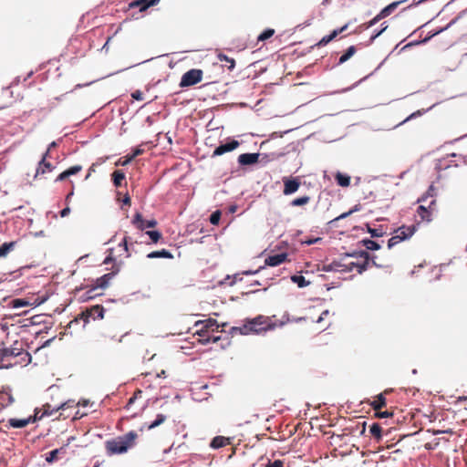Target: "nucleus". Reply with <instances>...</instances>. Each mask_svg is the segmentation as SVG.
<instances>
[{
  "mask_svg": "<svg viewBox=\"0 0 467 467\" xmlns=\"http://www.w3.org/2000/svg\"><path fill=\"white\" fill-rule=\"evenodd\" d=\"M115 348V336L109 337H103L98 348V358L99 361L106 364L112 360Z\"/></svg>",
  "mask_w": 467,
  "mask_h": 467,
  "instance_id": "obj_1",
  "label": "nucleus"
},
{
  "mask_svg": "<svg viewBox=\"0 0 467 467\" xmlns=\"http://www.w3.org/2000/svg\"><path fill=\"white\" fill-rule=\"evenodd\" d=\"M250 331L252 334L260 335L266 331L275 329V324L265 316H257L249 319Z\"/></svg>",
  "mask_w": 467,
  "mask_h": 467,
  "instance_id": "obj_2",
  "label": "nucleus"
},
{
  "mask_svg": "<svg viewBox=\"0 0 467 467\" xmlns=\"http://www.w3.org/2000/svg\"><path fill=\"white\" fill-rule=\"evenodd\" d=\"M203 72L199 68H192L186 71L181 78L179 86L181 88H188L198 84L202 79Z\"/></svg>",
  "mask_w": 467,
  "mask_h": 467,
  "instance_id": "obj_3",
  "label": "nucleus"
},
{
  "mask_svg": "<svg viewBox=\"0 0 467 467\" xmlns=\"http://www.w3.org/2000/svg\"><path fill=\"white\" fill-rule=\"evenodd\" d=\"M263 156L262 160H265V163L268 162V155L262 154L260 152H246L242 153L237 158V162L240 167H247L257 164L260 161V157Z\"/></svg>",
  "mask_w": 467,
  "mask_h": 467,
  "instance_id": "obj_4",
  "label": "nucleus"
},
{
  "mask_svg": "<svg viewBox=\"0 0 467 467\" xmlns=\"http://www.w3.org/2000/svg\"><path fill=\"white\" fill-rule=\"evenodd\" d=\"M105 315V308L101 305H94L88 310V313L82 312L79 317L75 318L71 322H69V326L76 322L78 323L80 318L84 319V323L88 324L89 322V318L92 319H102Z\"/></svg>",
  "mask_w": 467,
  "mask_h": 467,
  "instance_id": "obj_5",
  "label": "nucleus"
},
{
  "mask_svg": "<svg viewBox=\"0 0 467 467\" xmlns=\"http://www.w3.org/2000/svg\"><path fill=\"white\" fill-rule=\"evenodd\" d=\"M138 434L134 431H130L123 436H119V454L127 452L136 444Z\"/></svg>",
  "mask_w": 467,
  "mask_h": 467,
  "instance_id": "obj_6",
  "label": "nucleus"
},
{
  "mask_svg": "<svg viewBox=\"0 0 467 467\" xmlns=\"http://www.w3.org/2000/svg\"><path fill=\"white\" fill-rule=\"evenodd\" d=\"M240 146V142L234 138H227L225 140L221 141L218 146L215 147L212 157L221 156L224 153L234 150Z\"/></svg>",
  "mask_w": 467,
  "mask_h": 467,
  "instance_id": "obj_7",
  "label": "nucleus"
},
{
  "mask_svg": "<svg viewBox=\"0 0 467 467\" xmlns=\"http://www.w3.org/2000/svg\"><path fill=\"white\" fill-rule=\"evenodd\" d=\"M467 14V8L461 11L454 18H452L445 26L439 27L437 29L430 31L426 36L422 39H420V42H423L424 44L428 43L431 38L434 36L441 34L442 32L448 30L450 27H451L453 25H455L461 18H462Z\"/></svg>",
  "mask_w": 467,
  "mask_h": 467,
  "instance_id": "obj_8",
  "label": "nucleus"
},
{
  "mask_svg": "<svg viewBox=\"0 0 467 467\" xmlns=\"http://www.w3.org/2000/svg\"><path fill=\"white\" fill-rule=\"evenodd\" d=\"M119 4L121 5V11L127 16L123 21L128 19H139L140 17V16H139V14H140L139 0H132L129 3L123 2Z\"/></svg>",
  "mask_w": 467,
  "mask_h": 467,
  "instance_id": "obj_9",
  "label": "nucleus"
},
{
  "mask_svg": "<svg viewBox=\"0 0 467 467\" xmlns=\"http://www.w3.org/2000/svg\"><path fill=\"white\" fill-rule=\"evenodd\" d=\"M282 181L284 183L283 193L285 195H291L296 192L301 185L299 177H284Z\"/></svg>",
  "mask_w": 467,
  "mask_h": 467,
  "instance_id": "obj_10",
  "label": "nucleus"
},
{
  "mask_svg": "<svg viewBox=\"0 0 467 467\" xmlns=\"http://www.w3.org/2000/svg\"><path fill=\"white\" fill-rule=\"evenodd\" d=\"M132 223L140 230L143 231L145 229L153 228L157 225V221L155 219L144 220L141 213L139 212L136 213L134 218L132 219Z\"/></svg>",
  "mask_w": 467,
  "mask_h": 467,
  "instance_id": "obj_11",
  "label": "nucleus"
},
{
  "mask_svg": "<svg viewBox=\"0 0 467 467\" xmlns=\"http://www.w3.org/2000/svg\"><path fill=\"white\" fill-rule=\"evenodd\" d=\"M36 422V417H27L24 419L10 418L7 421L9 428L23 429L30 423Z\"/></svg>",
  "mask_w": 467,
  "mask_h": 467,
  "instance_id": "obj_12",
  "label": "nucleus"
},
{
  "mask_svg": "<svg viewBox=\"0 0 467 467\" xmlns=\"http://www.w3.org/2000/svg\"><path fill=\"white\" fill-rule=\"evenodd\" d=\"M287 255V253L285 252L268 255L265 260L264 266H278L285 262Z\"/></svg>",
  "mask_w": 467,
  "mask_h": 467,
  "instance_id": "obj_13",
  "label": "nucleus"
},
{
  "mask_svg": "<svg viewBox=\"0 0 467 467\" xmlns=\"http://www.w3.org/2000/svg\"><path fill=\"white\" fill-rule=\"evenodd\" d=\"M115 274H116V271H112L110 273H107V274L101 275L99 278L93 279L92 280V285H94V288H96V289H99V288L104 289V288H106L109 285V283L110 279L113 278Z\"/></svg>",
  "mask_w": 467,
  "mask_h": 467,
  "instance_id": "obj_14",
  "label": "nucleus"
},
{
  "mask_svg": "<svg viewBox=\"0 0 467 467\" xmlns=\"http://www.w3.org/2000/svg\"><path fill=\"white\" fill-rule=\"evenodd\" d=\"M418 224H412L410 226L402 225L395 230V233H399L397 234L400 237H402V241L409 240L417 231Z\"/></svg>",
  "mask_w": 467,
  "mask_h": 467,
  "instance_id": "obj_15",
  "label": "nucleus"
},
{
  "mask_svg": "<svg viewBox=\"0 0 467 467\" xmlns=\"http://www.w3.org/2000/svg\"><path fill=\"white\" fill-rule=\"evenodd\" d=\"M56 169V166L50 163L47 161H45V158H41L37 163V167L36 170V173L34 178L36 179L39 174H45L46 172H51Z\"/></svg>",
  "mask_w": 467,
  "mask_h": 467,
  "instance_id": "obj_16",
  "label": "nucleus"
},
{
  "mask_svg": "<svg viewBox=\"0 0 467 467\" xmlns=\"http://www.w3.org/2000/svg\"><path fill=\"white\" fill-rule=\"evenodd\" d=\"M233 438L224 436H215L210 441V447L213 450H219L227 444H231Z\"/></svg>",
  "mask_w": 467,
  "mask_h": 467,
  "instance_id": "obj_17",
  "label": "nucleus"
},
{
  "mask_svg": "<svg viewBox=\"0 0 467 467\" xmlns=\"http://www.w3.org/2000/svg\"><path fill=\"white\" fill-rule=\"evenodd\" d=\"M376 257V255L370 254V257H368V259H364V261L361 263H358V273L359 275L363 274L365 271L368 269L370 265H374L377 268H381L382 265L375 261Z\"/></svg>",
  "mask_w": 467,
  "mask_h": 467,
  "instance_id": "obj_18",
  "label": "nucleus"
},
{
  "mask_svg": "<svg viewBox=\"0 0 467 467\" xmlns=\"http://www.w3.org/2000/svg\"><path fill=\"white\" fill-rule=\"evenodd\" d=\"M358 245L364 246L366 250L368 251H378L381 249V244L372 240V238L365 237L358 242Z\"/></svg>",
  "mask_w": 467,
  "mask_h": 467,
  "instance_id": "obj_19",
  "label": "nucleus"
},
{
  "mask_svg": "<svg viewBox=\"0 0 467 467\" xmlns=\"http://www.w3.org/2000/svg\"><path fill=\"white\" fill-rule=\"evenodd\" d=\"M67 447V444H64L63 446H61L59 448H57V449H54V450L48 451L46 454V462L49 464L57 462L58 459V455L60 453H66Z\"/></svg>",
  "mask_w": 467,
  "mask_h": 467,
  "instance_id": "obj_20",
  "label": "nucleus"
},
{
  "mask_svg": "<svg viewBox=\"0 0 467 467\" xmlns=\"http://www.w3.org/2000/svg\"><path fill=\"white\" fill-rule=\"evenodd\" d=\"M405 2L404 0L401 1H395L388 5H386L384 8H382L379 13L378 14L379 17L382 20L383 18L389 16L394 10L401 4Z\"/></svg>",
  "mask_w": 467,
  "mask_h": 467,
  "instance_id": "obj_21",
  "label": "nucleus"
},
{
  "mask_svg": "<svg viewBox=\"0 0 467 467\" xmlns=\"http://www.w3.org/2000/svg\"><path fill=\"white\" fill-rule=\"evenodd\" d=\"M146 257L149 259H157V258L172 259L173 254H171V251L163 248L161 250L152 251V252L149 253L146 255Z\"/></svg>",
  "mask_w": 467,
  "mask_h": 467,
  "instance_id": "obj_22",
  "label": "nucleus"
},
{
  "mask_svg": "<svg viewBox=\"0 0 467 467\" xmlns=\"http://www.w3.org/2000/svg\"><path fill=\"white\" fill-rule=\"evenodd\" d=\"M365 229V231L370 234V238H379L387 234V232L383 229L382 225L375 228L371 227L369 223H366Z\"/></svg>",
  "mask_w": 467,
  "mask_h": 467,
  "instance_id": "obj_23",
  "label": "nucleus"
},
{
  "mask_svg": "<svg viewBox=\"0 0 467 467\" xmlns=\"http://www.w3.org/2000/svg\"><path fill=\"white\" fill-rule=\"evenodd\" d=\"M437 103L433 104L432 106H431L429 109H419L415 112H412L410 115H409L405 119H403L401 122L398 123L397 125L393 126L392 128H389L387 129L388 130H394L401 125H403L404 123L410 121V119H413L417 117H420L421 115H423L424 113H426L427 111H429L430 109H431Z\"/></svg>",
  "mask_w": 467,
  "mask_h": 467,
  "instance_id": "obj_24",
  "label": "nucleus"
},
{
  "mask_svg": "<svg viewBox=\"0 0 467 467\" xmlns=\"http://www.w3.org/2000/svg\"><path fill=\"white\" fill-rule=\"evenodd\" d=\"M368 404L373 408L374 410H379L386 407L387 400L384 393L378 394L373 401H368Z\"/></svg>",
  "mask_w": 467,
  "mask_h": 467,
  "instance_id": "obj_25",
  "label": "nucleus"
},
{
  "mask_svg": "<svg viewBox=\"0 0 467 467\" xmlns=\"http://www.w3.org/2000/svg\"><path fill=\"white\" fill-rule=\"evenodd\" d=\"M341 266H343V263L341 261L334 260L330 264H325L318 270L324 272H341Z\"/></svg>",
  "mask_w": 467,
  "mask_h": 467,
  "instance_id": "obj_26",
  "label": "nucleus"
},
{
  "mask_svg": "<svg viewBox=\"0 0 467 467\" xmlns=\"http://www.w3.org/2000/svg\"><path fill=\"white\" fill-rule=\"evenodd\" d=\"M388 57L386 58H384L379 64V66L375 68V70L373 72H371L370 74L365 76L363 78H361L360 80L357 81L356 83H354L352 86L348 87V88H343L339 91H336L335 93H344V92H348L351 89H353L354 88L358 87L361 82L365 81L366 79H368L370 76H372L376 71H378L381 67L382 65L385 63V61L387 60Z\"/></svg>",
  "mask_w": 467,
  "mask_h": 467,
  "instance_id": "obj_27",
  "label": "nucleus"
},
{
  "mask_svg": "<svg viewBox=\"0 0 467 467\" xmlns=\"http://www.w3.org/2000/svg\"><path fill=\"white\" fill-rule=\"evenodd\" d=\"M366 427H367L366 421L358 422L355 426H352L349 428V432L355 436H363L366 433V430H367Z\"/></svg>",
  "mask_w": 467,
  "mask_h": 467,
  "instance_id": "obj_28",
  "label": "nucleus"
},
{
  "mask_svg": "<svg viewBox=\"0 0 467 467\" xmlns=\"http://www.w3.org/2000/svg\"><path fill=\"white\" fill-rule=\"evenodd\" d=\"M337 183L341 187H348L350 184L351 178L347 173L337 171L335 176Z\"/></svg>",
  "mask_w": 467,
  "mask_h": 467,
  "instance_id": "obj_29",
  "label": "nucleus"
},
{
  "mask_svg": "<svg viewBox=\"0 0 467 467\" xmlns=\"http://www.w3.org/2000/svg\"><path fill=\"white\" fill-rule=\"evenodd\" d=\"M417 213L420 215L422 221L430 223L432 220L430 208L422 204L418 206Z\"/></svg>",
  "mask_w": 467,
  "mask_h": 467,
  "instance_id": "obj_30",
  "label": "nucleus"
},
{
  "mask_svg": "<svg viewBox=\"0 0 467 467\" xmlns=\"http://www.w3.org/2000/svg\"><path fill=\"white\" fill-rule=\"evenodd\" d=\"M0 351L2 352V356H5V358H9V357H18L20 355H22V349L20 348H17L16 347H12V348H0Z\"/></svg>",
  "mask_w": 467,
  "mask_h": 467,
  "instance_id": "obj_31",
  "label": "nucleus"
},
{
  "mask_svg": "<svg viewBox=\"0 0 467 467\" xmlns=\"http://www.w3.org/2000/svg\"><path fill=\"white\" fill-rule=\"evenodd\" d=\"M16 241L5 242L0 244V258L5 257L16 246Z\"/></svg>",
  "mask_w": 467,
  "mask_h": 467,
  "instance_id": "obj_32",
  "label": "nucleus"
},
{
  "mask_svg": "<svg viewBox=\"0 0 467 467\" xmlns=\"http://www.w3.org/2000/svg\"><path fill=\"white\" fill-rule=\"evenodd\" d=\"M357 48L355 46L348 47L343 55L339 57L337 61V65H342L345 62H347L348 59H350L356 53Z\"/></svg>",
  "mask_w": 467,
  "mask_h": 467,
  "instance_id": "obj_33",
  "label": "nucleus"
},
{
  "mask_svg": "<svg viewBox=\"0 0 467 467\" xmlns=\"http://www.w3.org/2000/svg\"><path fill=\"white\" fill-rule=\"evenodd\" d=\"M369 433L373 436L378 441H381L382 435V428L378 422H373L369 426Z\"/></svg>",
  "mask_w": 467,
  "mask_h": 467,
  "instance_id": "obj_34",
  "label": "nucleus"
},
{
  "mask_svg": "<svg viewBox=\"0 0 467 467\" xmlns=\"http://www.w3.org/2000/svg\"><path fill=\"white\" fill-rule=\"evenodd\" d=\"M96 290L97 289L94 288V285L91 284L89 289L79 296L78 301L85 303L94 299L98 296V294H94Z\"/></svg>",
  "mask_w": 467,
  "mask_h": 467,
  "instance_id": "obj_35",
  "label": "nucleus"
},
{
  "mask_svg": "<svg viewBox=\"0 0 467 467\" xmlns=\"http://www.w3.org/2000/svg\"><path fill=\"white\" fill-rule=\"evenodd\" d=\"M291 281L294 284H296L299 288L306 287L310 285L309 281H306L305 276L302 275H291Z\"/></svg>",
  "mask_w": 467,
  "mask_h": 467,
  "instance_id": "obj_36",
  "label": "nucleus"
},
{
  "mask_svg": "<svg viewBox=\"0 0 467 467\" xmlns=\"http://www.w3.org/2000/svg\"><path fill=\"white\" fill-rule=\"evenodd\" d=\"M107 454L109 456L117 454V438H112L106 441Z\"/></svg>",
  "mask_w": 467,
  "mask_h": 467,
  "instance_id": "obj_37",
  "label": "nucleus"
},
{
  "mask_svg": "<svg viewBox=\"0 0 467 467\" xmlns=\"http://www.w3.org/2000/svg\"><path fill=\"white\" fill-rule=\"evenodd\" d=\"M160 0H139L140 13L147 11L150 7L156 5Z\"/></svg>",
  "mask_w": 467,
  "mask_h": 467,
  "instance_id": "obj_38",
  "label": "nucleus"
},
{
  "mask_svg": "<svg viewBox=\"0 0 467 467\" xmlns=\"http://www.w3.org/2000/svg\"><path fill=\"white\" fill-rule=\"evenodd\" d=\"M203 322H204L203 327L208 331H212V332L218 331V328L220 327V324L218 323V321L216 319L208 318L206 320H203Z\"/></svg>",
  "mask_w": 467,
  "mask_h": 467,
  "instance_id": "obj_39",
  "label": "nucleus"
},
{
  "mask_svg": "<svg viewBox=\"0 0 467 467\" xmlns=\"http://www.w3.org/2000/svg\"><path fill=\"white\" fill-rule=\"evenodd\" d=\"M167 417L164 414L159 413L156 415V418L153 421H151L149 425H147V430H152L161 424H162L166 420Z\"/></svg>",
  "mask_w": 467,
  "mask_h": 467,
  "instance_id": "obj_40",
  "label": "nucleus"
},
{
  "mask_svg": "<svg viewBox=\"0 0 467 467\" xmlns=\"http://www.w3.org/2000/svg\"><path fill=\"white\" fill-rule=\"evenodd\" d=\"M217 57L220 61H225L226 63H228L227 65V68L232 71L234 67H235V60L232 57H229L228 56H226L225 54L223 53H219L217 55Z\"/></svg>",
  "mask_w": 467,
  "mask_h": 467,
  "instance_id": "obj_41",
  "label": "nucleus"
},
{
  "mask_svg": "<svg viewBox=\"0 0 467 467\" xmlns=\"http://www.w3.org/2000/svg\"><path fill=\"white\" fill-rule=\"evenodd\" d=\"M381 19L379 17L378 15H376L372 19L369 21L363 23L360 25L356 31H361V30H367L372 26H374L376 24H378Z\"/></svg>",
  "mask_w": 467,
  "mask_h": 467,
  "instance_id": "obj_42",
  "label": "nucleus"
},
{
  "mask_svg": "<svg viewBox=\"0 0 467 467\" xmlns=\"http://www.w3.org/2000/svg\"><path fill=\"white\" fill-rule=\"evenodd\" d=\"M30 305L32 304L26 298H15L11 301V306L13 308H21Z\"/></svg>",
  "mask_w": 467,
  "mask_h": 467,
  "instance_id": "obj_43",
  "label": "nucleus"
},
{
  "mask_svg": "<svg viewBox=\"0 0 467 467\" xmlns=\"http://www.w3.org/2000/svg\"><path fill=\"white\" fill-rule=\"evenodd\" d=\"M274 34H275V30L273 28H265L257 36V41L258 42L265 41V40L269 39L270 37H272L274 36Z\"/></svg>",
  "mask_w": 467,
  "mask_h": 467,
  "instance_id": "obj_44",
  "label": "nucleus"
},
{
  "mask_svg": "<svg viewBox=\"0 0 467 467\" xmlns=\"http://www.w3.org/2000/svg\"><path fill=\"white\" fill-rule=\"evenodd\" d=\"M220 340H222V337L221 336H206L203 338H200L198 340V342L201 345L206 346V345H209L211 343H216V342H218Z\"/></svg>",
  "mask_w": 467,
  "mask_h": 467,
  "instance_id": "obj_45",
  "label": "nucleus"
},
{
  "mask_svg": "<svg viewBox=\"0 0 467 467\" xmlns=\"http://www.w3.org/2000/svg\"><path fill=\"white\" fill-rule=\"evenodd\" d=\"M123 192L119 190V203L121 202L120 209L124 211L126 206H130L131 200L128 193H125L123 197L120 198Z\"/></svg>",
  "mask_w": 467,
  "mask_h": 467,
  "instance_id": "obj_46",
  "label": "nucleus"
},
{
  "mask_svg": "<svg viewBox=\"0 0 467 467\" xmlns=\"http://www.w3.org/2000/svg\"><path fill=\"white\" fill-rule=\"evenodd\" d=\"M435 187L433 184H431L428 188V190L426 191V192H424L417 201V202H425L427 201V199L429 197H433L435 195Z\"/></svg>",
  "mask_w": 467,
  "mask_h": 467,
  "instance_id": "obj_47",
  "label": "nucleus"
},
{
  "mask_svg": "<svg viewBox=\"0 0 467 467\" xmlns=\"http://www.w3.org/2000/svg\"><path fill=\"white\" fill-rule=\"evenodd\" d=\"M310 197L307 195H304L298 198L294 199L291 201L290 205L291 206H303L309 202Z\"/></svg>",
  "mask_w": 467,
  "mask_h": 467,
  "instance_id": "obj_48",
  "label": "nucleus"
},
{
  "mask_svg": "<svg viewBox=\"0 0 467 467\" xmlns=\"http://www.w3.org/2000/svg\"><path fill=\"white\" fill-rule=\"evenodd\" d=\"M146 234L153 244H157L162 236L161 233L158 230H148Z\"/></svg>",
  "mask_w": 467,
  "mask_h": 467,
  "instance_id": "obj_49",
  "label": "nucleus"
},
{
  "mask_svg": "<svg viewBox=\"0 0 467 467\" xmlns=\"http://www.w3.org/2000/svg\"><path fill=\"white\" fill-rule=\"evenodd\" d=\"M351 258L368 259L370 254L367 250H353L351 251Z\"/></svg>",
  "mask_w": 467,
  "mask_h": 467,
  "instance_id": "obj_50",
  "label": "nucleus"
},
{
  "mask_svg": "<svg viewBox=\"0 0 467 467\" xmlns=\"http://www.w3.org/2000/svg\"><path fill=\"white\" fill-rule=\"evenodd\" d=\"M222 217V212L220 210H216L213 212L210 215L209 221L213 225H218Z\"/></svg>",
  "mask_w": 467,
  "mask_h": 467,
  "instance_id": "obj_51",
  "label": "nucleus"
},
{
  "mask_svg": "<svg viewBox=\"0 0 467 467\" xmlns=\"http://www.w3.org/2000/svg\"><path fill=\"white\" fill-rule=\"evenodd\" d=\"M249 319L250 318L245 319L244 324L243 326L239 327L238 329H239V334L240 335H249V334H252V331H250Z\"/></svg>",
  "mask_w": 467,
  "mask_h": 467,
  "instance_id": "obj_52",
  "label": "nucleus"
},
{
  "mask_svg": "<svg viewBox=\"0 0 467 467\" xmlns=\"http://www.w3.org/2000/svg\"><path fill=\"white\" fill-rule=\"evenodd\" d=\"M249 319L250 318L245 319L244 324L243 326L239 327L238 329H239V334L240 335H249V334H252V331H250Z\"/></svg>",
  "mask_w": 467,
  "mask_h": 467,
  "instance_id": "obj_53",
  "label": "nucleus"
},
{
  "mask_svg": "<svg viewBox=\"0 0 467 467\" xmlns=\"http://www.w3.org/2000/svg\"><path fill=\"white\" fill-rule=\"evenodd\" d=\"M354 268H357V270L358 269V263L351 262L348 265L343 264V266H341V272L349 273V272L353 271Z\"/></svg>",
  "mask_w": 467,
  "mask_h": 467,
  "instance_id": "obj_54",
  "label": "nucleus"
},
{
  "mask_svg": "<svg viewBox=\"0 0 467 467\" xmlns=\"http://www.w3.org/2000/svg\"><path fill=\"white\" fill-rule=\"evenodd\" d=\"M74 406H77L74 400H68L63 403H61L58 407L55 408V410H65L67 408H72Z\"/></svg>",
  "mask_w": 467,
  "mask_h": 467,
  "instance_id": "obj_55",
  "label": "nucleus"
},
{
  "mask_svg": "<svg viewBox=\"0 0 467 467\" xmlns=\"http://www.w3.org/2000/svg\"><path fill=\"white\" fill-rule=\"evenodd\" d=\"M108 251L109 252V254L107 255L103 261V264H109V263H112L113 264V268H115L116 266V259L113 257V252H114V248H109Z\"/></svg>",
  "mask_w": 467,
  "mask_h": 467,
  "instance_id": "obj_56",
  "label": "nucleus"
},
{
  "mask_svg": "<svg viewBox=\"0 0 467 467\" xmlns=\"http://www.w3.org/2000/svg\"><path fill=\"white\" fill-rule=\"evenodd\" d=\"M332 40L330 38V36L328 35L323 36L317 44H315L314 46H312L310 48L313 49L314 47H325L327 46L328 43H330Z\"/></svg>",
  "mask_w": 467,
  "mask_h": 467,
  "instance_id": "obj_57",
  "label": "nucleus"
},
{
  "mask_svg": "<svg viewBox=\"0 0 467 467\" xmlns=\"http://www.w3.org/2000/svg\"><path fill=\"white\" fill-rule=\"evenodd\" d=\"M400 242H402V237H400L398 235H393L388 241V248L391 249Z\"/></svg>",
  "mask_w": 467,
  "mask_h": 467,
  "instance_id": "obj_58",
  "label": "nucleus"
},
{
  "mask_svg": "<svg viewBox=\"0 0 467 467\" xmlns=\"http://www.w3.org/2000/svg\"><path fill=\"white\" fill-rule=\"evenodd\" d=\"M388 27H389V26H388L387 22L385 21V22L381 23L379 29H375L373 31L372 35L378 38L379 36H381L387 30Z\"/></svg>",
  "mask_w": 467,
  "mask_h": 467,
  "instance_id": "obj_59",
  "label": "nucleus"
},
{
  "mask_svg": "<svg viewBox=\"0 0 467 467\" xmlns=\"http://www.w3.org/2000/svg\"><path fill=\"white\" fill-rule=\"evenodd\" d=\"M141 394H142V391H141L140 389H137V390L135 391V393L133 394V396H132V397H130V398L129 399V400H128V402H127V404H126L125 408H126L127 410H129V409H130V407L131 406V404H133V403L135 402L136 399H137L139 396L140 397V396H141Z\"/></svg>",
  "mask_w": 467,
  "mask_h": 467,
  "instance_id": "obj_60",
  "label": "nucleus"
},
{
  "mask_svg": "<svg viewBox=\"0 0 467 467\" xmlns=\"http://www.w3.org/2000/svg\"><path fill=\"white\" fill-rule=\"evenodd\" d=\"M321 241H322L321 237H309V238L303 240L301 242V244H305V245H312V244H317Z\"/></svg>",
  "mask_w": 467,
  "mask_h": 467,
  "instance_id": "obj_61",
  "label": "nucleus"
},
{
  "mask_svg": "<svg viewBox=\"0 0 467 467\" xmlns=\"http://www.w3.org/2000/svg\"><path fill=\"white\" fill-rule=\"evenodd\" d=\"M81 170H82V166L77 164V165H73V166L67 168L66 171L68 172V176L70 177V176L78 174Z\"/></svg>",
  "mask_w": 467,
  "mask_h": 467,
  "instance_id": "obj_62",
  "label": "nucleus"
},
{
  "mask_svg": "<svg viewBox=\"0 0 467 467\" xmlns=\"http://www.w3.org/2000/svg\"><path fill=\"white\" fill-rule=\"evenodd\" d=\"M375 416H376L377 418H379V419H387V418H391V417H393V412L389 411V410L380 411V410H376Z\"/></svg>",
  "mask_w": 467,
  "mask_h": 467,
  "instance_id": "obj_63",
  "label": "nucleus"
},
{
  "mask_svg": "<svg viewBox=\"0 0 467 467\" xmlns=\"http://www.w3.org/2000/svg\"><path fill=\"white\" fill-rule=\"evenodd\" d=\"M265 467H284V462L281 460L269 461Z\"/></svg>",
  "mask_w": 467,
  "mask_h": 467,
  "instance_id": "obj_64",
  "label": "nucleus"
}]
</instances>
